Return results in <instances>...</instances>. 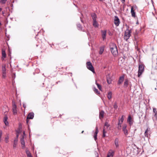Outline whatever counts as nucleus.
Instances as JSON below:
<instances>
[{
    "instance_id": "nucleus-1",
    "label": "nucleus",
    "mask_w": 157,
    "mask_h": 157,
    "mask_svg": "<svg viewBox=\"0 0 157 157\" xmlns=\"http://www.w3.org/2000/svg\"><path fill=\"white\" fill-rule=\"evenodd\" d=\"M110 48L111 52L114 55H117L118 52L116 45L114 43H112L110 45Z\"/></svg>"
},
{
    "instance_id": "nucleus-2",
    "label": "nucleus",
    "mask_w": 157,
    "mask_h": 157,
    "mask_svg": "<svg viewBox=\"0 0 157 157\" xmlns=\"http://www.w3.org/2000/svg\"><path fill=\"white\" fill-rule=\"evenodd\" d=\"M110 126V124H109L107 121H106L104 127L103 131L102 137H104L106 136L105 133H106L107 131L109 130L110 128L109 129V127Z\"/></svg>"
},
{
    "instance_id": "nucleus-3",
    "label": "nucleus",
    "mask_w": 157,
    "mask_h": 157,
    "mask_svg": "<svg viewBox=\"0 0 157 157\" xmlns=\"http://www.w3.org/2000/svg\"><path fill=\"white\" fill-rule=\"evenodd\" d=\"M131 32L132 31L131 30H129L128 29H126L125 31L124 36V40H127L129 38L131 35Z\"/></svg>"
},
{
    "instance_id": "nucleus-4",
    "label": "nucleus",
    "mask_w": 157,
    "mask_h": 157,
    "mask_svg": "<svg viewBox=\"0 0 157 157\" xmlns=\"http://www.w3.org/2000/svg\"><path fill=\"white\" fill-rule=\"evenodd\" d=\"M86 67L88 69L91 71L93 73H94L95 71L94 67L90 61L87 62L86 63Z\"/></svg>"
},
{
    "instance_id": "nucleus-5",
    "label": "nucleus",
    "mask_w": 157,
    "mask_h": 157,
    "mask_svg": "<svg viewBox=\"0 0 157 157\" xmlns=\"http://www.w3.org/2000/svg\"><path fill=\"white\" fill-rule=\"evenodd\" d=\"M144 70V67L143 65L140 64L139 66L138 76L140 77L142 74Z\"/></svg>"
},
{
    "instance_id": "nucleus-6",
    "label": "nucleus",
    "mask_w": 157,
    "mask_h": 157,
    "mask_svg": "<svg viewBox=\"0 0 157 157\" xmlns=\"http://www.w3.org/2000/svg\"><path fill=\"white\" fill-rule=\"evenodd\" d=\"M12 110L13 113L14 114H16L17 113V106L15 102L13 101H12Z\"/></svg>"
},
{
    "instance_id": "nucleus-7",
    "label": "nucleus",
    "mask_w": 157,
    "mask_h": 157,
    "mask_svg": "<svg viewBox=\"0 0 157 157\" xmlns=\"http://www.w3.org/2000/svg\"><path fill=\"white\" fill-rule=\"evenodd\" d=\"M120 23L119 19L118 17L117 16H115L114 17V23L116 26H118L119 25Z\"/></svg>"
},
{
    "instance_id": "nucleus-8",
    "label": "nucleus",
    "mask_w": 157,
    "mask_h": 157,
    "mask_svg": "<svg viewBox=\"0 0 157 157\" xmlns=\"http://www.w3.org/2000/svg\"><path fill=\"white\" fill-rule=\"evenodd\" d=\"M115 153V151L112 150L110 149L107 153L106 157H113Z\"/></svg>"
},
{
    "instance_id": "nucleus-9",
    "label": "nucleus",
    "mask_w": 157,
    "mask_h": 157,
    "mask_svg": "<svg viewBox=\"0 0 157 157\" xmlns=\"http://www.w3.org/2000/svg\"><path fill=\"white\" fill-rule=\"evenodd\" d=\"M127 125L126 124H124L122 127V130L124 133V134L125 136H127L128 134V130H127Z\"/></svg>"
},
{
    "instance_id": "nucleus-10",
    "label": "nucleus",
    "mask_w": 157,
    "mask_h": 157,
    "mask_svg": "<svg viewBox=\"0 0 157 157\" xmlns=\"http://www.w3.org/2000/svg\"><path fill=\"white\" fill-rule=\"evenodd\" d=\"M101 36L103 39V40L104 41L106 39V34L107 31L106 30H101Z\"/></svg>"
},
{
    "instance_id": "nucleus-11",
    "label": "nucleus",
    "mask_w": 157,
    "mask_h": 157,
    "mask_svg": "<svg viewBox=\"0 0 157 157\" xmlns=\"http://www.w3.org/2000/svg\"><path fill=\"white\" fill-rule=\"evenodd\" d=\"M98 132V128L97 126H96L95 128V131L94 132V140L96 141L97 140V134Z\"/></svg>"
},
{
    "instance_id": "nucleus-12",
    "label": "nucleus",
    "mask_w": 157,
    "mask_h": 157,
    "mask_svg": "<svg viewBox=\"0 0 157 157\" xmlns=\"http://www.w3.org/2000/svg\"><path fill=\"white\" fill-rule=\"evenodd\" d=\"M150 128H147L144 133V135L146 137H148L150 134Z\"/></svg>"
},
{
    "instance_id": "nucleus-13",
    "label": "nucleus",
    "mask_w": 157,
    "mask_h": 157,
    "mask_svg": "<svg viewBox=\"0 0 157 157\" xmlns=\"http://www.w3.org/2000/svg\"><path fill=\"white\" fill-rule=\"evenodd\" d=\"M124 75H123L121 76L119 78V80L117 84L118 85H120L122 83L124 79Z\"/></svg>"
},
{
    "instance_id": "nucleus-14",
    "label": "nucleus",
    "mask_w": 157,
    "mask_h": 157,
    "mask_svg": "<svg viewBox=\"0 0 157 157\" xmlns=\"http://www.w3.org/2000/svg\"><path fill=\"white\" fill-rule=\"evenodd\" d=\"M131 13L132 17H136V13L133 7H131Z\"/></svg>"
},
{
    "instance_id": "nucleus-15",
    "label": "nucleus",
    "mask_w": 157,
    "mask_h": 157,
    "mask_svg": "<svg viewBox=\"0 0 157 157\" xmlns=\"http://www.w3.org/2000/svg\"><path fill=\"white\" fill-rule=\"evenodd\" d=\"M115 144L116 148H118L119 146V139L118 138H116L114 141Z\"/></svg>"
},
{
    "instance_id": "nucleus-16",
    "label": "nucleus",
    "mask_w": 157,
    "mask_h": 157,
    "mask_svg": "<svg viewBox=\"0 0 157 157\" xmlns=\"http://www.w3.org/2000/svg\"><path fill=\"white\" fill-rule=\"evenodd\" d=\"M2 59H4L6 57V52L5 50L3 49H2Z\"/></svg>"
},
{
    "instance_id": "nucleus-17",
    "label": "nucleus",
    "mask_w": 157,
    "mask_h": 157,
    "mask_svg": "<svg viewBox=\"0 0 157 157\" xmlns=\"http://www.w3.org/2000/svg\"><path fill=\"white\" fill-rule=\"evenodd\" d=\"M129 80L128 79H126L124 82V87L127 88L128 85Z\"/></svg>"
},
{
    "instance_id": "nucleus-18",
    "label": "nucleus",
    "mask_w": 157,
    "mask_h": 157,
    "mask_svg": "<svg viewBox=\"0 0 157 157\" xmlns=\"http://www.w3.org/2000/svg\"><path fill=\"white\" fill-rule=\"evenodd\" d=\"M18 140L17 138H15L14 140V143L13 145V148H15L16 147V145L17 144Z\"/></svg>"
},
{
    "instance_id": "nucleus-19",
    "label": "nucleus",
    "mask_w": 157,
    "mask_h": 157,
    "mask_svg": "<svg viewBox=\"0 0 157 157\" xmlns=\"http://www.w3.org/2000/svg\"><path fill=\"white\" fill-rule=\"evenodd\" d=\"M34 116V113L33 112H31L29 114L26 118H33Z\"/></svg>"
},
{
    "instance_id": "nucleus-20",
    "label": "nucleus",
    "mask_w": 157,
    "mask_h": 157,
    "mask_svg": "<svg viewBox=\"0 0 157 157\" xmlns=\"http://www.w3.org/2000/svg\"><path fill=\"white\" fill-rule=\"evenodd\" d=\"M91 16L93 19V21L96 20L97 16L94 13H93L91 14Z\"/></svg>"
},
{
    "instance_id": "nucleus-21",
    "label": "nucleus",
    "mask_w": 157,
    "mask_h": 157,
    "mask_svg": "<svg viewBox=\"0 0 157 157\" xmlns=\"http://www.w3.org/2000/svg\"><path fill=\"white\" fill-rule=\"evenodd\" d=\"M93 25L95 28L98 27V24L97 22L96 21V20L93 21Z\"/></svg>"
},
{
    "instance_id": "nucleus-22",
    "label": "nucleus",
    "mask_w": 157,
    "mask_h": 157,
    "mask_svg": "<svg viewBox=\"0 0 157 157\" xmlns=\"http://www.w3.org/2000/svg\"><path fill=\"white\" fill-rule=\"evenodd\" d=\"M104 46H102L100 48V51L99 52V53L101 55L102 54L104 51Z\"/></svg>"
},
{
    "instance_id": "nucleus-23",
    "label": "nucleus",
    "mask_w": 157,
    "mask_h": 157,
    "mask_svg": "<svg viewBox=\"0 0 157 157\" xmlns=\"http://www.w3.org/2000/svg\"><path fill=\"white\" fill-rule=\"evenodd\" d=\"M153 111L154 113V117H155V118L157 117V111L156 110V109L155 108H153Z\"/></svg>"
},
{
    "instance_id": "nucleus-24",
    "label": "nucleus",
    "mask_w": 157,
    "mask_h": 157,
    "mask_svg": "<svg viewBox=\"0 0 157 157\" xmlns=\"http://www.w3.org/2000/svg\"><path fill=\"white\" fill-rule=\"evenodd\" d=\"M26 153L28 157H32L30 151L27 150H26Z\"/></svg>"
},
{
    "instance_id": "nucleus-25",
    "label": "nucleus",
    "mask_w": 157,
    "mask_h": 157,
    "mask_svg": "<svg viewBox=\"0 0 157 157\" xmlns=\"http://www.w3.org/2000/svg\"><path fill=\"white\" fill-rule=\"evenodd\" d=\"M112 97V93L111 92H109L108 93L107 97L109 100L111 99Z\"/></svg>"
},
{
    "instance_id": "nucleus-26",
    "label": "nucleus",
    "mask_w": 157,
    "mask_h": 157,
    "mask_svg": "<svg viewBox=\"0 0 157 157\" xmlns=\"http://www.w3.org/2000/svg\"><path fill=\"white\" fill-rule=\"evenodd\" d=\"M132 118H128L127 121L128 122L129 124L131 125L133 123Z\"/></svg>"
},
{
    "instance_id": "nucleus-27",
    "label": "nucleus",
    "mask_w": 157,
    "mask_h": 157,
    "mask_svg": "<svg viewBox=\"0 0 157 157\" xmlns=\"http://www.w3.org/2000/svg\"><path fill=\"white\" fill-rule=\"evenodd\" d=\"M104 112L103 111H101L99 113V117H101V118H103L104 115Z\"/></svg>"
},
{
    "instance_id": "nucleus-28",
    "label": "nucleus",
    "mask_w": 157,
    "mask_h": 157,
    "mask_svg": "<svg viewBox=\"0 0 157 157\" xmlns=\"http://www.w3.org/2000/svg\"><path fill=\"white\" fill-rule=\"evenodd\" d=\"M95 83H96V85H97V87H98V88L99 89L100 91H102V88H101V86L98 83H97L96 81Z\"/></svg>"
},
{
    "instance_id": "nucleus-29",
    "label": "nucleus",
    "mask_w": 157,
    "mask_h": 157,
    "mask_svg": "<svg viewBox=\"0 0 157 157\" xmlns=\"http://www.w3.org/2000/svg\"><path fill=\"white\" fill-rule=\"evenodd\" d=\"M124 121V118H120L119 119V122L118 123V125H121L122 123Z\"/></svg>"
},
{
    "instance_id": "nucleus-30",
    "label": "nucleus",
    "mask_w": 157,
    "mask_h": 157,
    "mask_svg": "<svg viewBox=\"0 0 157 157\" xmlns=\"http://www.w3.org/2000/svg\"><path fill=\"white\" fill-rule=\"evenodd\" d=\"M93 90L97 94H100V92L95 87H94V88Z\"/></svg>"
},
{
    "instance_id": "nucleus-31",
    "label": "nucleus",
    "mask_w": 157,
    "mask_h": 157,
    "mask_svg": "<svg viewBox=\"0 0 157 157\" xmlns=\"http://www.w3.org/2000/svg\"><path fill=\"white\" fill-rule=\"evenodd\" d=\"M8 118H4L3 120V121L4 122L6 126H8L9 125V123L8 121H7V119Z\"/></svg>"
},
{
    "instance_id": "nucleus-32",
    "label": "nucleus",
    "mask_w": 157,
    "mask_h": 157,
    "mask_svg": "<svg viewBox=\"0 0 157 157\" xmlns=\"http://www.w3.org/2000/svg\"><path fill=\"white\" fill-rule=\"evenodd\" d=\"M21 147L23 148H24L25 147V142L24 141H21Z\"/></svg>"
},
{
    "instance_id": "nucleus-33",
    "label": "nucleus",
    "mask_w": 157,
    "mask_h": 157,
    "mask_svg": "<svg viewBox=\"0 0 157 157\" xmlns=\"http://www.w3.org/2000/svg\"><path fill=\"white\" fill-rule=\"evenodd\" d=\"M77 26L78 28V30H82V26H81V25H80V24H78L77 25Z\"/></svg>"
},
{
    "instance_id": "nucleus-34",
    "label": "nucleus",
    "mask_w": 157,
    "mask_h": 157,
    "mask_svg": "<svg viewBox=\"0 0 157 157\" xmlns=\"http://www.w3.org/2000/svg\"><path fill=\"white\" fill-rule=\"evenodd\" d=\"M2 73H6V69L5 68V66L2 67Z\"/></svg>"
},
{
    "instance_id": "nucleus-35",
    "label": "nucleus",
    "mask_w": 157,
    "mask_h": 157,
    "mask_svg": "<svg viewBox=\"0 0 157 157\" xmlns=\"http://www.w3.org/2000/svg\"><path fill=\"white\" fill-rule=\"evenodd\" d=\"M8 139H9V136H6L4 140H5V142L6 143H7L9 142Z\"/></svg>"
},
{
    "instance_id": "nucleus-36",
    "label": "nucleus",
    "mask_w": 157,
    "mask_h": 157,
    "mask_svg": "<svg viewBox=\"0 0 157 157\" xmlns=\"http://www.w3.org/2000/svg\"><path fill=\"white\" fill-rule=\"evenodd\" d=\"M7 0H1L0 2L2 4H4L6 3Z\"/></svg>"
},
{
    "instance_id": "nucleus-37",
    "label": "nucleus",
    "mask_w": 157,
    "mask_h": 157,
    "mask_svg": "<svg viewBox=\"0 0 157 157\" xmlns=\"http://www.w3.org/2000/svg\"><path fill=\"white\" fill-rule=\"evenodd\" d=\"M113 107L115 109H117L118 107V106L117 105V103L116 102H115L113 105Z\"/></svg>"
},
{
    "instance_id": "nucleus-38",
    "label": "nucleus",
    "mask_w": 157,
    "mask_h": 157,
    "mask_svg": "<svg viewBox=\"0 0 157 157\" xmlns=\"http://www.w3.org/2000/svg\"><path fill=\"white\" fill-rule=\"evenodd\" d=\"M2 131L0 130V142H1L2 140Z\"/></svg>"
},
{
    "instance_id": "nucleus-39",
    "label": "nucleus",
    "mask_w": 157,
    "mask_h": 157,
    "mask_svg": "<svg viewBox=\"0 0 157 157\" xmlns=\"http://www.w3.org/2000/svg\"><path fill=\"white\" fill-rule=\"evenodd\" d=\"M21 141H24V136H22L21 138Z\"/></svg>"
},
{
    "instance_id": "nucleus-40",
    "label": "nucleus",
    "mask_w": 157,
    "mask_h": 157,
    "mask_svg": "<svg viewBox=\"0 0 157 157\" xmlns=\"http://www.w3.org/2000/svg\"><path fill=\"white\" fill-rule=\"evenodd\" d=\"M6 73H2V78H5V77H6Z\"/></svg>"
},
{
    "instance_id": "nucleus-41",
    "label": "nucleus",
    "mask_w": 157,
    "mask_h": 157,
    "mask_svg": "<svg viewBox=\"0 0 157 157\" xmlns=\"http://www.w3.org/2000/svg\"><path fill=\"white\" fill-rule=\"evenodd\" d=\"M107 82L109 84H110L111 82V81H109V80L108 79L107 80Z\"/></svg>"
},
{
    "instance_id": "nucleus-42",
    "label": "nucleus",
    "mask_w": 157,
    "mask_h": 157,
    "mask_svg": "<svg viewBox=\"0 0 157 157\" xmlns=\"http://www.w3.org/2000/svg\"><path fill=\"white\" fill-rule=\"evenodd\" d=\"M121 125H118V129H121Z\"/></svg>"
},
{
    "instance_id": "nucleus-43",
    "label": "nucleus",
    "mask_w": 157,
    "mask_h": 157,
    "mask_svg": "<svg viewBox=\"0 0 157 157\" xmlns=\"http://www.w3.org/2000/svg\"><path fill=\"white\" fill-rule=\"evenodd\" d=\"M19 132H17V135H16L17 137L16 138H17V140H18V138L19 136Z\"/></svg>"
},
{
    "instance_id": "nucleus-44",
    "label": "nucleus",
    "mask_w": 157,
    "mask_h": 157,
    "mask_svg": "<svg viewBox=\"0 0 157 157\" xmlns=\"http://www.w3.org/2000/svg\"><path fill=\"white\" fill-rule=\"evenodd\" d=\"M23 107L24 108H25L26 107V105H25V103H23Z\"/></svg>"
},
{
    "instance_id": "nucleus-45",
    "label": "nucleus",
    "mask_w": 157,
    "mask_h": 157,
    "mask_svg": "<svg viewBox=\"0 0 157 157\" xmlns=\"http://www.w3.org/2000/svg\"><path fill=\"white\" fill-rule=\"evenodd\" d=\"M33 118H27L26 120V123L27 124H28L29 121V119H33Z\"/></svg>"
},
{
    "instance_id": "nucleus-46",
    "label": "nucleus",
    "mask_w": 157,
    "mask_h": 157,
    "mask_svg": "<svg viewBox=\"0 0 157 157\" xmlns=\"http://www.w3.org/2000/svg\"><path fill=\"white\" fill-rule=\"evenodd\" d=\"M121 2L123 3H124L125 2V0H121Z\"/></svg>"
},
{
    "instance_id": "nucleus-47",
    "label": "nucleus",
    "mask_w": 157,
    "mask_h": 157,
    "mask_svg": "<svg viewBox=\"0 0 157 157\" xmlns=\"http://www.w3.org/2000/svg\"><path fill=\"white\" fill-rule=\"evenodd\" d=\"M6 108L7 109L6 110V112H5V113H7V111L8 110V108L7 107V106H6Z\"/></svg>"
},
{
    "instance_id": "nucleus-48",
    "label": "nucleus",
    "mask_w": 157,
    "mask_h": 157,
    "mask_svg": "<svg viewBox=\"0 0 157 157\" xmlns=\"http://www.w3.org/2000/svg\"><path fill=\"white\" fill-rule=\"evenodd\" d=\"M80 18L81 21L82 22L84 23V22L82 20V19L81 17H80Z\"/></svg>"
},
{
    "instance_id": "nucleus-49",
    "label": "nucleus",
    "mask_w": 157,
    "mask_h": 157,
    "mask_svg": "<svg viewBox=\"0 0 157 157\" xmlns=\"http://www.w3.org/2000/svg\"><path fill=\"white\" fill-rule=\"evenodd\" d=\"M7 116H6V115H5V117H4V118H7Z\"/></svg>"
},
{
    "instance_id": "nucleus-50",
    "label": "nucleus",
    "mask_w": 157,
    "mask_h": 157,
    "mask_svg": "<svg viewBox=\"0 0 157 157\" xmlns=\"http://www.w3.org/2000/svg\"><path fill=\"white\" fill-rule=\"evenodd\" d=\"M2 8H0V12L2 11Z\"/></svg>"
},
{
    "instance_id": "nucleus-51",
    "label": "nucleus",
    "mask_w": 157,
    "mask_h": 157,
    "mask_svg": "<svg viewBox=\"0 0 157 157\" xmlns=\"http://www.w3.org/2000/svg\"><path fill=\"white\" fill-rule=\"evenodd\" d=\"M128 118H131V116H130V115H129V116H128Z\"/></svg>"
},
{
    "instance_id": "nucleus-52",
    "label": "nucleus",
    "mask_w": 157,
    "mask_h": 157,
    "mask_svg": "<svg viewBox=\"0 0 157 157\" xmlns=\"http://www.w3.org/2000/svg\"><path fill=\"white\" fill-rule=\"evenodd\" d=\"M100 1L102 2L103 1V0H99Z\"/></svg>"
},
{
    "instance_id": "nucleus-53",
    "label": "nucleus",
    "mask_w": 157,
    "mask_h": 157,
    "mask_svg": "<svg viewBox=\"0 0 157 157\" xmlns=\"http://www.w3.org/2000/svg\"><path fill=\"white\" fill-rule=\"evenodd\" d=\"M84 132V131H82V133H83V132Z\"/></svg>"
},
{
    "instance_id": "nucleus-54",
    "label": "nucleus",
    "mask_w": 157,
    "mask_h": 157,
    "mask_svg": "<svg viewBox=\"0 0 157 157\" xmlns=\"http://www.w3.org/2000/svg\"><path fill=\"white\" fill-rule=\"evenodd\" d=\"M23 134L25 135V132H23Z\"/></svg>"
},
{
    "instance_id": "nucleus-55",
    "label": "nucleus",
    "mask_w": 157,
    "mask_h": 157,
    "mask_svg": "<svg viewBox=\"0 0 157 157\" xmlns=\"http://www.w3.org/2000/svg\"><path fill=\"white\" fill-rule=\"evenodd\" d=\"M1 22H0V25H1Z\"/></svg>"
},
{
    "instance_id": "nucleus-56",
    "label": "nucleus",
    "mask_w": 157,
    "mask_h": 157,
    "mask_svg": "<svg viewBox=\"0 0 157 157\" xmlns=\"http://www.w3.org/2000/svg\"><path fill=\"white\" fill-rule=\"evenodd\" d=\"M123 116H122V117H121V118H123Z\"/></svg>"
}]
</instances>
